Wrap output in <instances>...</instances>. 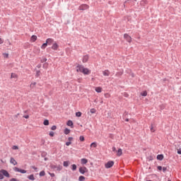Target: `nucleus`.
<instances>
[{
    "instance_id": "28",
    "label": "nucleus",
    "mask_w": 181,
    "mask_h": 181,
    "mask_svg": "<svg viewBox=\"0 0 181 181\" xmlns=\"http://www.w3.org/2000/svg\"><path fill=\"white\" fill-rule=\"evenodd\" d=\"M69 165H70V162L69 161H64V166L65 168H67V166H69Z\"/></svg>"
},
{
    "instance_id": "25",
    "label": "nucleus",
    "mask_w": 181,
    "mask_h": 181,
    "mask_svg": "<svg viewBox=\"0 0 181 181\" xmlns=\"http://www.w3.org/2000/svg\"><path fill=\"white\" fill-rule=\"evenodd\" d=\"M78 180L79 181H84V180H86V177L84 176H83V175H81L78 177Z\"/></svg>"
},
{
    "instance_id": "55",
    "label": "nucleus",
    "mask_w": 181,
    "mask_h": 181,
    "mask_svg": "<svg viewBox=\"0 0 181 181\" xmlns=\"http://www.w3.org/2000/svg\"><path fill=\"white\" fill-rule=\"evenodd\" d=\"M168 181H170V180H168Z\"/></svg>"
},
{
    "instance_id": "49",
    "label": "nucleus",
    "mask_w": 181,
    "mask_h": 181,
    "mask_svg": "<svg viewBox=\"0 0 181 181\" xmlns=\"http://www.w3.org/2000/svg\"><path fill=\"white\" fill-rule=\"evenodd\" d=\"M4 43V40L2 38H0V45H2Z\"/></svg>"
},
{
    "instance_id": "44",
    "label": "nucleus",
    "mask_w": 181,
    "mask_h": 181,
    "mask_svg": "<svg viewBox=\"0 0 181 181\" xmlns=\"http://www.w3.org/2000/svg\"><path fill=\"white\" fill-rule=\"evenodd\" d=\"M49 175L51 176V177H54L55 176L54 173H49Z\"/></svg>"
},
{
    "instance_id": "42",
    "label": "nucleus",
    "mask_w": 181,
    "mask_h": 181,
    "mask_svg": "<svg viewBox=\"0 0 181 181\" xmlns=\"http://www.w3.org/2000/svg\"><path fill=\"white\" fill-rule=\"evenodd\" d=\"M2 179H4V175L0 173V180H2Z\"/></svg>"
},
{
    "instance_id": "5",
    "label": "nucleus",
    "mask_w": 181,
    "mask_h": 181,
    "mask_svg": "<svg viewBox=\"0 0 181 181\" xmlns=\"http://www.w3.org/2000/svg\"><path fill=\"white\" fill-rule=\"evenodd\" d=\"M79 172L81 173V175H84V173H87L88 172V169H87L86 167H80L79 168Z\"/></svg>"
},
{
    "instance_id": "50",
    "label": "nucleus",
    "mask_w": 181,
    "mask_h": 181,
    "mask_svg": "<svg viewBox=\"0 0 181 181\" xmlns=\"http://www.w3.org/2000/svg\"><path fill=\"white\" fill-rule=\"evenodd\" d=\"M177 153H178L179 155H181V148H180V149L177 150Z\"/></svg>"
},
{
    "instance_id": "34",
    "label": "nucleus",
    "mask_w": 181,
    "mask_h": 181,
    "mask_svg": "<svg viewBox=\"0 0 181 181\" xmlns=\"http://www.w3.org/2000/svg\"><path fill=\"white\" fill-rule=\"evenodd\" d=\"M81 115H82L81 112H78L76 113V117H81Z\"/></svg>"
},
{
    "instance_id": "54",
    "label": "nucleus",
    "mask_w": 181,
    "mask_h": 181,
    "mask_svg": "<svg viewBox=\"0 0 181 181\" xmlns=\"http://www.w3.org/2000/svg\"><path fill=\"white\" fill-rule=\"evenodd\" d=\"M126 121H127V122H128V121H129V119H126Z\"/></svg>"
},
{
    "instance_id": "52",
    "label": "nucleus",
    "mask_w": 181,
    "mask_h": 181,
    "mask_svg": "<svg viewBox=\"0 0 181 181\" xmlns=\"http://www.w3.org/2000/svg\"><path fill=\"white\" fill-rule=\"evenodd\" d=\"M33 169H34V170H37V168H36L35 166H32Z\"/></svg>"
},
{
    "instance_id": "7",
    "label": "nucleus",
    "mask_w": 181,
    "mask_h": 181,
    "mask_svg": "<svg viewBox=\"0 0 181 181\" xmlns=\"http://www.w3.org/2000/svg\"><path fill=\"white\" fill-rule=\"evenodd\" d=\"M0 173L3 174V176H6V177H9V173H8V171H6V170H1L0 171Z\"/></svg>"
},
{
    "instance_id": "16",
    "label": "nucleus",
    "mask_w": 181,
    "mask_h": 181,
    "mask_svg": "<svg viewBox=\"0 0 181 181\" xmlns=\"http://www.w3.org/2000/svg\"><path fill=\"white\" fill-rule=\"evenodd\" d=\"M36 40H37V36L32 35V37L30 38V41L33 42H36Z\"/></svg>"
},
{
    "instance_id": "12",
    "label": "nucleus",
    "mask_w": 181,
    "mask_h": 181,
    "mask_svg": "<svg viewBox=\"0 0 181 181\" xmlns=\"http://www.w3.org/2000/svg\"><path fill=\"white\" fill-rule=\"evenodd\" d=\"M53 42H54V40L52 38H47L46 40V43H47V45H52V43H53Z\"/></svg>"
},
{
    "instance_id": "40",
    "label": "nucleus",
    "mask_w": 181,
    "mask_h": 181,
    "mask_svg": "<svg viewBox=\"0 0 181 181\" xmlns=\"http://www.w3.org/2000/svg\"><path fill=\"white\" fill-rule=\"evenodd\" d=\"M49 136H54V132H49Z\"/></svg>"
},
{
    "instance_id": "32",
    "label": "nucleus",
    "mask_w": 181,
    "mask_h": 181,
    "mask_svg": "<svg viewBox=\"0 0 181 181\" xmlns=\"http://www.w3.org/2000/svg\"><path fill=\"white\" fill-rule=\"evenodd\" d=\"M71 166H72V168H71L72 170H76V169H77V165H76V164H74V165H72Z\"/></svg>"
},
{
    "instance_id": "3",
    "label": "nucleus",
    "mask_w": 181,
    "mask_h": 181,
    "mask_svg": "<svg viewBox=\"0 0 181 181\" xmlns=\"http://www.w3.org/2000/svg\"><path fill=\"white\" fill-rule=\"evenodd\" d=\"M88 8H90V6H88V5L82 4L78 7V10L79 11H86V10L88 9Z\"/></svg>"
},
{
    "instance_id": "29",
    "label": "nucleus",
    "mask_w": 181,
    "mask_h": 181,
    "mask_svg": "<svg viewBox=\"0 0 181 181\" xmlns=\"http://www.w3.org/2000/svg\"><path fill=\"white\" fill-rule=\"evenodd\" d=\"M28 179L30 180H35V176L32 174V175L28 176Z\"/></svg>"
},
{
    "instance_id": "36",
    "label": "nucleus",
    "mask_w": 181,
    "mask_h": 181,
    "mask_svg": "<svg viewBox=\"0 0 181 181\" xmlns=\"http://www.w3.org/2000/svg\"><path fill=\"white\" fill-rule=\"evenodd\" d=\"M51 129H52V131H56V129H57V127H56V126H52V127H51Z\"/></svg>"
},
{
    "instance_id": "23",
    "label": "nucleus",
    "mask_w": 181,
    "mask_h": 181,
    "mask_svg": "<svg viewBox=\"0 0 181 181\" xmlns=\"http://www.w3.org/2000/svg\"><path fill=\"white\" fill-rule=\"evenodd\" d=\"M141 95H142L143 97H146V95H148V92H146V90H144V92L141 93Z\"/></svg>"
},
{
    "instance_id": "13",
    "label": "nucleus",
    "mask_w": 181,
    "mask_h": 181,
    "mask_svg": "<svg viewBox=\"0 0 181 181\" xmlns=\"http://www.w3.org/2000/svg\"><path fill=\"white\" fill-rule=\"evenodd\" d=\"M116 155L117 156H121L122 155V149L119 148L117 151H116Z\"/></svg>"
},
{
    "instance_id": "39",
    "label": "nucleus",
    "mask_w": 181,
    "mask_h": 181,
    "mask_svg": "<svg viewBox=\"0 0 181 181\" xmlns=\"http://www.w3.org/2000/svg\"><path fill=\"white\" fill-rule=\"evenodd\" d=\"M50 168H51V169H56L57 167H56V165L51 164Z\"/></svg>"
},
{
    "instance_id": "9",
    "label": "nucleus",
    "mask_w": 181,
    "mask_h": 181,
    "mask_svg": "<svg viewBox=\"0 0 181 181\" xmlns=\"http://www.w3.org/2000/svg\"><path fill=\"white\" fill-rule=\"evenodd\" d=\"M10 163H11L12 165H13L14 166L18 165V162L16 161V160H15V158H10Z\"/></svg>"
},
{
    "instance_id": "15",
    "label": "nucleus",
    "mask_w": 181,
    "mask_h": 181,
    "mask_svg": "<svg viewBox=\"0 0 181 181\" xmlns=\"http://www.w3.org/2000/svg\"><path fill=\"white\" fill-rule=\"evenodd\" d=\"M52 50H57V49H59V45L57 43H54L52 46Z\"/></svg>"
},
{
    "instance_id": "20",
    "label": "nucleus",
    "mask_w": 181,
    "mask_h": 181,
    "mask_svg": "<svg viewBox=\"0 0 181 181\" xmlns=\"http://www.w3.org/2000/svg\"><path fill=\"white\" fill-rule=\"evenodd\" d=\"M35 86H36V82H32V83L30 84V88H35Z\"/></svg>"
},
{
    "instance_id": "48",
    "label": "nucleus",
    "mask_w": 181,
    "mask_h": 181,
    "mask_svg": "<svg viewBox=\"0 0 181 181\" xmlns=\"http://www.w3.org/2000/svg\"><path fill=\"white\" fill-rule=\"evenodd\" d=\"M158 170H162V166L159 165L157 167Z\"/></svg>"
},
{
    "instance_id": "38",
    "label": "nucleus",
    "mask_w": 181,
    "mask_h": 181,
    "mask_svg": "<svg viewBox=\"0 0 181 181\" xmlns=\"http://www.w3.org/2000/svg\"><path fill=\"white\" fill-rule=\"evenodd\" d=\"M45 125H49V121L47 119H45L43 122Z\"/></svg>"
},
{
    "instance_id": "2",
    "label": "nucleus",
    "mask_w": 181,
    "mask_h": 181,
    "mask_svg": "<svg viewBox=\"0 0 181 181\" xmlns=\"http://www.w3.org/2000/svg\"><path fill=\"white\" fill-rule=\"evenodd\" d=\"M124 39H125L128 43H131V42H132V37H131V36L127 33L124 35Z\"/></svg>"
},
{
    "instance_id": "51",
    "label": "nucleus",
    "mask_w": 181,
    "mask_h": 181,
    "mask_svg": "<svg viewBox=\"0 0 181 181\" xmlns=\"http://www.w3.org/2000/svg\"><path fill=\"white\" fill-rule=\"evenodd\" d=\"M23 118H25L26 119H29V115H25L23 116Z\"/></svg>"
},
{
    "instance_id": "10",
    "label": "nucleus",
    "mask_w": 181,
    "mask_h": 181,
    "mask_svg": "<svg viewBox=\"0 0 181 181\" xmlns=\"http://www.w3.org/2000/svg\"><path fill=\"white\" fill-rule=\"evenodd\" d=\"M111 73L110 72L109 70H105L103 71V76H105V77H108V76H110Z\"/></svg>"
},
{
    "instance_id": "31",
    "label": "nucleus",
    "mask_w": 181,
    "mask_h": 181,
    "mask_svg": "<svg viewBox=\"0 0 181 181\" xmlns=\"http://www.w3.org/2000/svg\"><path fill=\"white\" fill-rule=\"evenodd\" d=\"M105 98H110L111 97V94L110 93H105L104 95Z\"/></svg>"
},
{
    "instance_id": "14",
    "label": "nucleus",
    "mask_w": 181,
    "mask_h": 181,
    "mask_svg": "<svg viewBox=\"0 0 181 181\" xmlns=\"http://www.w3.org/2000/svg\"><path fill=\"white\" fill-rule=\"evenodd\" d=\"M88 160H87V158H81V163L82 165H86L88 163Z\"/></svg>"
},
{
    "instance_id": "47",
    "label": "nucleus",
    "mask_w": 181,
    "mask_h": 181,
    "mask_svg": "<svg viewBox=\"0 0 181 181\" xmlns=\"http://www.w3.org/2000/svg\"><path fill=\"white\" fill-rule=\"evenodd\" d=\"M68 141H69V142H71V141H73V137H69Z\"/></svg>"
},
{
    "instance_id": "4",
    "label": "nucleus",
    "mask_w": 181,
    "mask_h": 181,
    "mask_svg": "<svg viewBox=\"0 0 181 181\" xmlns=\"http://www.w3.org/2000/svg\"><path fill=\"white\" fill-rule=\"evenodd\" d=\"M112 166H114V161H108L105 164V168H106V169H110V168H112Z\"/></svg>"
},
{
    "instance_id": "18",
    "label": "nucleus",
    "mask_w": 181,
    "mask_h": 181,
    "mask_svg": "<svg viewBox=\"0 0 181 181\" xmlns=\"http://www.w3.org/2000/svg\"><path fill=\"white\" fill-rule=\"evenodd\" d=\"M157 159H158V160H163V154L158 155Z\"/></svg>"
},
{
    "instance_id": "22",
    "label": "nucleus",
    "mask_w": 181,
    "mask_h": 181,
    "mask_svg": "<svg viewBox=\"0 0 181 181\" xmlns=\"http://www.w3.org/2000/svg\"><path fill=\"white\" fill-rule=\"evenodd\" d=\"M65 135H69V134H70V129L66 128L64 131Z\"/></svg>"
},
{
    "instance_id": "27",
    "label": "nucleus",
    "mask_w": 181,
    "mask_h": 181,
    "mask_svg": "<svg viewBox=\"0 0 181 181\" xmlns=\"http://www.w3.org/2000/svg\"><path fill=\"white\" fill-rule=\"evenodd\" d=\"M150 131L151 132H155V127H153V124H151L150 127Z\"/></svg>"
},
{
    "instance_id": "37",
    "label": "nucleus",
    "mask_w": 181,
    "mask_h": 181,
    "mask_svg": "<svg viewBox=\"0 0 181 181\" xmlns=\"http://www.w3.org/2000/svg\"><path fill=\"white\" fill-rule=\"evenodd\" d=\"M12 149H13L14 151H16L19 149V147H18V146H13Z\"/></svg>"
},
{
    "instance_id": "45",
    "label": "nucleus",
    "mask_w": 181,
    "mask_h": 181,
    "mask_svg": "<svg viewBox=\"0 0 181 181\" xmlns=\"http://www.w3.org/2000/svg\"><path fill=\"white\" fill-rule=\"evenodd\" d=\"M166 170H168V168H166V167H163V172H166Z\"/></svg>"
},
{
    "instance_id": "30",
    "label": "nucleus",
    "mask_w": 181,
    "mask_h": 181,
    "mask_svg": "<svg viewBox=\"0 0 181 181\" xmlns=\"http://www.w3.org/2000/svg\"><path fill=\"white\" fill-rule=\"evenodd\" d=\"M3 56H4V59H8L9 57V54L3 53Z\"/></svg>"
},
{
    "instance_id": "19",
    "label": "nucleus",
    "mask_w": 181,
    "mask_h": 181,
    "mask_svg": "<svg viewBox=\"0 0 181 181\" xmlns=\"http://www.w3.org/2000/svg\"><path fill=\"white\" fill-rule=\"evenodd\" d=\"M11 78H18V74L12 73L11 75Z\"/></svg>"
},
{
    "instance_id": "43",
    "label": "nucleus",
    "mask_w": 181,
    "mask_h": 181,
    "mask_svg": "<svg viewBox=\"0 0 181 181\" xmlns=\"http://www.w3.org/2000/svg\"><path fill=\"white\" fill-rule=\"evenodd\" d=\"M39 76H40V71H37L36 74L37 77H39Z\"/></svg>"
},
{
    "instance_id": "8",
    "label": "nucleus",
    "mask_w": 181,
    "mask_h": 181,
    "mask_svg": "<svg viewBox=\"0 0 181 181\" xmlns=\"http://www.w3.org/2000/svg\"><path fill=\"white\" fill-rule=\"evenodd\" d=\"M88 59H90V57L88 55H85L82 58L83 63H87L88 62Z\"/></svg>"
},
{
    "instance_id": "21",
    "label": "nucleus",
    "mask_w": 181,
    "mask_h": 181,
    "mask_svg": "<svg viewBox=\"0 0 181 181\" xmlns=\"http://www.w3.org/2000/svg\"><path fill=\"white\" fill-rule=\"evenodd\" d=\"M66 125H68V127H73V122L71 120H69Z\"/></svg>"
},
{
    "instance_id": "33",
    "label": "nucleus",
    "mask_w": 181,
    "mask_h": 181,
    "mask_svg": "<svg viewBox=\"0 0 181 181\" xmlns=\"http://www.w3.org/2000/svg\"><path fill=\"white\" fill-rule=\"evenodd\" d=\"M79 140L81 141V142H84L85 139H84V137L83 136H80Z\"/></svg>"
},
{
    "instance_id": "53",
    "label": "nucleus",
    "mask_w": 181,
    "mask_h": 181,
    "mask_svg": "<svg viewBox=\"0 0 181 181\" xmlns=\"http://www.w3.org/2000/svg\"><path fill=\"white\" fill-rule=\"evenodd\" d=\"M47 59H45V62H47Z\"/></svg>"
},
{
    "instance_id": "46",
    "label": "nucleus",
    "mask_w": 181,
    "mask_h": 181,
    "mask_svg": "<svg viewBox=\"0 0 181 181\" xmlns=\"http://www.w3.org/2000/svg\"><path fill=\"white\" fill-rule=\"evenodd\" d=\"M112 152H117V148L115 147H112Z\"/></svg>"
},
{
    "instance_id": "11",
    "label": "nucleus",
    "mask_w": 181,
    "mask_h": 181,
    "mask_svg": "<svg viewBox=\"0 0 181 181\" xmlns=\"http://www.w3.org/2000/svg\"><path fill=\"white\" fill-rule=\"evenodd\" d=\"M98 146L97 142L94 141L92 144H90V151H93V148H96Z\"/></svg>"
},
{
    "instance_id": "35",
    "label": "nucleus",
    "mask_w": 181,
    "mask_h": 181,
    "mask_svg": "<svg viewBox=\"0 0 181 181\" xmlns=\"http://www.w3.org/2000/svg\"><path fill=\"white\" fill-rule=\"evenodd\" d=\"M45 175H46V173H45V170H42L40 173V176H45Z\"/></svg>"
},
{
    "instance_id": "6",
    "label": "nucleus",
    "mask_w": 181,
    "mask_h": 181,
    "mask_svg": "<svg viewBox=\"0 0 181 181\" xmlns=\"http://www.w3.org/2000/svg\"><path fill=\"white\" fill-rule=\"evenodd\" d=\"M13 170L15 172H19L20 173H26V172H27L25 170H22V169H21L19 168H17V167H14Z\"/></svg>"
},
{
    "instance_id": "1",
    "label": "nucleus",
    "mask_w": 181,
    "mask_h": 181,
    "mask_svg": "<svg viewBox=\"0 0 181 181\" xmlns=\"http://www.w3.org/2000/svg\"><path fill=\"white\" fill-rule=\"evenodd\" d=\"M76 71L78 73H83L85 76H88V74H91V70L88 69V68L84 67L83 65H78L76 66Z\"/></svg>"
},
{
    "instance_id": "24",
    "label": "nucleus",
    "mask_w": 181,
    "mask_h": 181,
    "mask_svg": "<svg viewBox=\"0 0 181 181\" xmlns=\"http://www.w3.org/2000/svg\"><path fill=\"white\" fill-rule=\"evenodd\" d=\"M46 47H47V43H44L42 44V45L41 46V49H42L43 50H45V49H46Z\"/></svg>"
},
{
    "instance_id": "17",
    "label": "nucleus",
    "mask_w": 181,
    "mask_h": 181,
    "mask_svg": "<svg viewBox=\"0 0 181 181\" xmlns=\"http://www.w3.org/2000/svg\"><path fill=\"white\" fill-rule=\"evenodd\" d=\"M95 90L96 91V93H101V91H103V88H101V87H96L95 88Z\"/></svg>"
},
{
    "instance_id": "41",
    "label": "nucleus",
    "mask_w": 181,
    "mask_h": 181,
    "mask_svg": "<svg viewBox=\"0 0 181 181\" xmlns=\"http://www.w3.org/2000/svg\"><path fill=\"white\" fill-rule=\"evenodd\" d=\"M66 146H70V145H71V141H67L66 143Z\"/></svg>"
},
{
    "instance_id": "26",
    "label": "nucleus",
    "mask_w": 181,
    "mask_h": 181,
    "mask_svg": "<svg viewBox=\"0 0 181 181\" xmlns=\"http://www.w3.org/2000/svg\"><path fill=\"white\" fill-rule=\"evenodd\" d=\"M90 114H95L97 112V110L95 108H92L90 110Z\"/></svg>"
}]
</instances>
